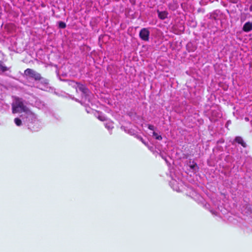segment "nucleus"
Wrapping results in <instances>:
<instances>
[{
    "instance_id": "1",
    "label": "nucleus",
    "mask_w": 252,
    "mask_h": 252,
    "mask_svg": "<svg viewBox=\"0 0 252 252\" xmlns=\"http://www.w3.org/2000/svg\"><path fill=\"white\" fill-rule=\"evenodd\" d=\"M24 74L27 76L33 79L35 81H40L43 78L40 73L31 68L26 69L24 71Z\"/></svg>"
},
{
    "instance_id": "2",
    "label": "nucleus",
    "mask_w": 252,
    "mask_h": 252,
    "mask_svg": "<svg viewBox=\"0 0 252 252\" xmlns=\"http://www.w3.org/2000/svg\"><path fill=\"white\" fill-rule=\"evenodd\" d=\"M149 31L147 29L144 28L141 30L139 36L142 40L147 41L149 39Z\"/></svg>"
},
{
    "instance_id": "3",
    "label": "nucleus",
    "mask_w": 252,
    "mask_h": 252,
    "mask_svg": "<svg viewBox=\"0 0 252 252\" xmlns=\"http://www.w3.org/2000/svg\"><path fill=\"white\" fill-rule=\"evenodd\" d=\"M15 104L17 107L20 109L21 112H27L28 110V108L24 104L23 102L21 101H16Z\"/></svg>"
},
{
    "instance_id": "4",
    "label": "nucleus",
    "mask_w": 252,
    "mask_h": 252,
    "mask_svg": "<svg viewBox=\"0 0 252 252\" xmlns=\"http://www.w3.org/2000/svg\"><path fill=\"white\" fill-rule=\"evenodd\" d=\"M243 30L246 32H249L252 30V23L248 22L246 23L243 27Z\"/></svg>"
},
{
    "instance_id": "5",
    "label": "nucleus",
    "mask_w": 252,
    "mask_h": 252,
    "mask_svg": "<svg viewBox=\"0 0 252 252\" xmlns=\"http://www.w3.org/2000/svg\"><path fill=\"white\" fill-rule=\"evenodd\" d=\"M235 141L240 144L242 146L245 148L247 146L246 143L244 141L243 138L241 136H236L234 139Z\"/></svg>"
},
{
    "instance_id": "6",
    "label": "nucleus",
    "mask_w": 252,
    "mask_h": 252,
    "mask_svg": "<svg viewBox=\"0 0 252 252\" xmlns=\"http://www.w3.org/2000/svg\"><path fill=\"white\" fill-rule=\"evenodd\" d=\"M158 17L162 20H163L165 18H166L168 15L167 12L165 11H160L159 10H158Z\"/></svg>"
},
{
    "instance_id": "7",
    "label": "nucleus",
    "mask_w": 252,
    "mask_h": 252,
    "mask_svg": "<svg viewBox=\"0 0 252 252\" xmlns=\"http://www.w3.org/2000/svg\"><path fill=\"white\" fill-rule=\"evenodd\" d=\"M20 112H21V111L20 110V109L17 107V105L15 104H13L12 105V113L13 114H15V113H18Z\"/></svg>"
},
{
    "instance_id": "8",
    "label": "nucleus",
    "mask_w": 252,
    "mask_h": 252,
    "mask_svg": "<svg viewBox=\"0 0 252 252\" xmlns=\"http://www.w3.org/2000/svg\"><path fill=\"white\" fill-rule=\"evenodd\" d=\"M8 70V68L3 65L2 61H0V70L2 71V72H5Z\"/></svg>"
},
{
    "instance_id": "9",
    "label": "nucleus",
    "mask_w": 252,
    "mask_h": 252,
    "mask_svg": "<svg viewBox=\"0 0 252 252\" xmlns=\"http://www.w3.org/2000/svg\"><path fill=\"white\" fill-rule=\"evenodd\" d=\"M79 89L84 94L87 93L88 91V89L86 88V87L83 85H81L80 86H79Z\"/></svg>"
},
{
    "instance_id": "10",
    "label": "nucleus",
    "mask_w": 252,
    "mask_h": 252,
    "mask_svg": "<svg viewBox=\"0 0 252 252\" xmlns=\"http://www.w3.org/2000/svg\"><path fill=\"white\" fill-rule=\"evenodd\" d=\"M153 136L155 137V138L157 139V140H161L162 139V137L161 135H158L157 133H156V132H153Z\"/></svg>"
},
{
    "instance_id": "11",
    "label": "nucleus",
    "mask_w": 252,
    "mask_h": 252,
    "mask_svg": "<svg viewBox=\"0 0 252 252\" xmlns=\"http://www.w3.org/2000/svg\"><path fill=\"white\" fill-rule=\"evenodd\" d=\"M14 122L15 123V124L17 126H20L21 125H22V121L21 120L18 118H15L14 119Z\"/></svg>"
},
{
    "instance_id": "12",
    "label": "nucleus",
    "mask_w": 252,
    "mask_h": 252,
    "mask_svg": "<svg viewBox=\"0 0 252 252\" xmlns=\"http://www.w3.org/2000/svg\"><path fill=\"white\" fill-rule=\"evenodd\" d=\"M59 26L60 28L63 29L65 27L66 25L64 22H60L59 23Z\"/></svg>"
},
{
    "instance_id": "13",
    "label": "nucleus",
    "mask_w": 252,
    "mask_h": 252,
    "mask_svg": "<svg viewBox=\"0 0 252 252\" xmlns=\"http://www.w3.org/2000/svg\"><path fill=\"white\" fill-rule=\"evenodd\" d=\"M137 138L141 141L144 145H147V143L142 137L140 136H137Z\"/></svg>"
},
{
    "instance_id": "14",
    "label": "nucleus",
    "mask_w": 252,
    "mask_h": 252,
    "mask_svg": "<svg viewBox=\"0 0 252 252\" xmlns=\"http://www.w3.org/2000/svg\"><path fill=\"white\" fill-rule=\"evenodd\" d=\"M97 118L101 121H105L107 120V119L105 117L102 116H98Z\"/></svg>"
},
{
    "instance_id": "15",
    "label": "nucleus",
    "mask_w": 252,
    "mask_h": 252,
    "mask_svg": "<svg viewBox=\"0 0 252 252\" xmlns=\"http://www.w3.org/2000/svg\"><path fill=\"white\" fill-rule=\"evenodd\" d=\"M148 128L152 130H154L155 129V127L153 125H148Z\"/></svg>"
},
{
    "instance_id": "16",
    "label": "nucleus",
    "mask_w": 252,
    "mask_h": 252,
    "mask_svg": "<svg viewBox=\"0 0 252 252\" xmlns=\"http://www.w3.org/2000/svg\"><path fill=\"white\" fill-rule=\"evenodd\" d=\"M105 127L107 128L108 129H110L113 128V127H111L110 126H108L107 124L105 125Z\"/></svg>"
},
{
    "instance_id": "17",
    "label": "nucleus",
    "mask_w": 252,
    "mask_h": 252,
    "mask_svg": "<svg viewBox=\"0 0 252 252\" xmlns=\"http://www.w3.org/2000/svg\"><path fill=\"white\" fill-rule=\"evenodd\" d=\"M195 165H196V163H195V164H194V165H190V167L191 169H193V168H194V167H195Z\"/></svg>"
},
{
    "instance_id": "18",
    "label": "nucleus",
    "mask_w": 252,
    "mask_h": 252,
    "mask_svg": "<svg viewBox=\"0 0 252 252\" xmlns=\"http://www.w3.org/2000/svg\"><path fill=\"white\" fill-rule=\"evenodd\" d=\"M250 67L252 68V63H250Z\"/></svg>"
}]
</instances>
